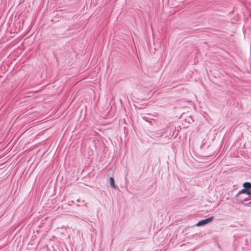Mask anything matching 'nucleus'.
Masks as SVG:
<instances>
[{"label": "nucleus", "mask_w": 251, "mask_h": 251, "mask_svg": "<svg viewBox=\"0 0 251 251\" xmlns=\"http://www.w3.org/2000/svg\"><path fill=\"white\" fill-rule=\"evenodd\" d=\"M214 219V217L213 216H211L208 218H207L206 219L202 220L200 221H199L197 224L196 226H201L204 225H205L210 222H211Z\"/></svg>", "instance_id": "f257e3e1"}, {"label": "nucleus", "mask_w": 251, "mask_h": 251, "mask_svg": "<svg viewBox=\"0 0 251 251\" xmlns=\"http://www.w3.org/2000/svg\"><path fill=\"white\" fill-rule=\"evenodd\" d=\"M239 194H246L249 196H251V189L248 190L246 189H243L239 192Z\"/></svg>", "instance_id": "f03ea898"}, {"label": "nucleus", "mask_w": 251, "mask_h": 251, "mask_svg": "<svg viewBox=\"0 0 251 251\" xmlns=\"http://www.w3.org/2000/svg\"><path fill=\"white\" fill-rule=\"evenodd\" d=\"M110 185L113 188H116V185L115 184V180L113 177H111L110 178Z\"/></svg>", "instance_id": "7ed1b4c3"}, {"label": "nucleus", "mask_w": 251, "mask_h": 251, "mask_svg": "<svg viewBox=\"0 0 251 251\" xmlns=\"http://www.w3.org/2000/svg\"><path fill=\"white\" fill-rule=\"evenodd\" d=\"M245 189H250L251 188V183L250 182H245L243 184Z\"/></svg>", "instance_id": "20e7f679"}, {"label": "nucleus", "mask_w": 251, "mask_h": 251, "mask_svg": "<svg viewBox=\"0 0 251 251\" xmlns=\"http://www.w3.org/2000/svg\"><path fill=\"white\" fill-rule=\"evenodd\" d=\"M150 51L151 52L153 53V54H155L156 51H155V49H154L153 50H152V48L151 47L150 48Z\"/></svg>", "instance_id": "39448f33"}]
</instances>
